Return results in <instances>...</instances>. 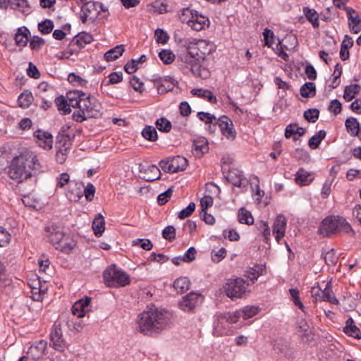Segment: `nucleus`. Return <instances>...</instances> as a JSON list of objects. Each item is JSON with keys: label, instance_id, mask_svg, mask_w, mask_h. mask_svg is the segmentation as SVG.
I'll use <instances>...</instances> for the list:
<instances>
[{"label": "nucleus", "instance_id": "obj_1", "mask_svg": "<svg viewBox=\"0 0 361 361\" xmlns=\"http://www.w3.org/2000/svg\"><path fill=\"white\" fill-rule=\"evenodd\" d=\"M215 50V45L207 40L200 39L190 42L185 51L178 56V61L183 68L190 71L193 75L206 79L209 77V71L203 66L207 55Z\"/></svg>", "mask_w": 361, "mask_h": 361}, {"label": "nucleus", "instance_id": "obj_2", "mask_svg": "<svg viewBox=\"0 0 361 361\" xmlns=\"http://www.w3.org/2000/svg\"><path fill=\"white\" fill-rule=\"evenodd\" d=\"M170 321L171 314L164 309H149L139 314L137 329L145 335L152 336L169 326Z\"/></svg>", "mask_w": 361, "mask_h": 361}, {"label": "nucleus", "instance_id": "obj_3", "mask_svg": "<svg viewBox=\"0 0 361 361\" xmlns=\"http://www.w3.org/2000/svg\"><path fill=\"white\" fill-rule=\"evenodd\" d=\"M40 169L37 157L26 152L13 157L6 171L10 178L21 183L32 176V171H39Z\"/></svg>", "mask_w": 361, "mask_h": 361}, {"label": "nucleus", "instance_id": "obj_4", "mask_svg": "<svg viewBox=\"0 0 361 361\" xmlns=\"http://www.w3.org/2000/svg\"><path fill=\"white\" fill-rule=\"evenodd\" d=\"M350 225L341 216H328L321 223L318 232L323 237H329L337 233H349Z\"/></svg>", "mask_w": 361, "mask_h": 361}, {"label": "nucleus", "instance_id": "obj_5", "mask_svg": "<svg viewBox=\"0 0 361 361\" xmlns=\"http://www.w3.org/2000/svg\"><path fill=\"white\" fill-rule=\"evenodd\" d=\"M103 278L109 287H123L130 283L129 275L115 264H111L106 268L104 271Z\"/></svg>", "mask_w": 361, "mask_h": 361}, {"label": "nucleus", "instance_id": "obj_6", "mask_svg": "<svg viewBox=\"0 0 361 361\" xmlns=\"http://www.w3.org/2000/svg\"><path fill=\"white\" fill-rule=\"evenodd\" d=\"M214 329L215 332L221 335L227 334L229 329H227L228 324H235L241 317L240 310L233 312L216 313L214 316Z\"/></svg>", "mask_w": 361, "mask_h": 361}, {"label": "nucleus", "instance_id": "obj_7", "mask_svg": "<svg viewBox=\"0 0 361 361\" xmlns=\"http://www.w3.org/2000/svg\"><path fill=\"white\" fill-rule=\"evenodd\" d=\"M248 286H250V283L245 279L236 278L228 279L224 286V289L228 298L231 299L240 298L246 293Z\"/></svg>", "mask_w": 361, "mask_h": 361}, {"label": "nucleus", "instance_id": "obj_8", "mask_svg": "<svg viewBox=\"0 0 361 361\" xmlns=\"http://www.w3.org/2000/svg\"><path fill=\"white\" fill-rule=\"evenodd\" d=\"M159 165L164 172L173 173L185 170L188 166V159L178 155L161 161Z\"/></svg>", "mask_w": 361, "mask_h": 361}, {"label": "nucleus", "instance_id": "obj_9", "mask_svg": "<svg viewBox=\"0 0 361 361\" xmlns=\"http://www.w3.org/2000/svg\"><path fill=\"white\" fill-rule=\"evenodd\" d=\"M311 294L314 298L315 302L326 301L334 305L338 304V300L335 296L329 283L326 284L324 289H322L319 287H312L311 289Z\"/></svg>", "mask_w": 361, "mask_h": 361}, {"label": "nucleus", "instance_id": "obj_10", "mask_svg": "<svg viewBox=\"0 0 361 361\" xmlns=\"http://www.w3.org/2000/svg\"><path fill=\"white\" fill-rule=\"evenodd\" d=\"M80 106L78 109L87 113V116L96 117L99 114L100 104L94 98L84 92Z\"/></svg>", "mask_w": 361, "mask_h": 361}, {"label": "nucleus", "instance_id": "obj_11", "mask_svg": "<svg viewBox=\"0 0 361 361\" xmlns=\"http://www.w3.org/2000/svg\"><path fill=\"white\" fill-rule=\"evenodd\" d=\"M50 345L56 350L63 352L67 348V343L63 338V331L60 324L54 323L50 334Z\"/></svg>", "mask_w": 361, "mask_h": 361}, {"label": "nucleus", "instance_id": "obj_12", "mask_svg": "<svg viewBox=\"0 0 361 361\" xmlns=\"http://www.w3.org/2000/svg\"><path fill=\"white\" fill-rule=\"evenodd\" d=\"M44 235L54 245H59L65 236L62 228L55 224L48 225L44 228Z\"/></svg>", "mask_w": 361, "mask_h": 361}, {"label": "nucleus", "instance_id": "obj_13", "mask_svg": "<svg viewBox=\"0 0 361 361\" xmlns=\"http://www.w3.org/2000/svg\"><path fill=\"white\" fill-rule=\"evenodd\" d=\"M47 346V342L44 340L36 341L29 348L27 355L33 361H37L42 357Z\"/></svg>", "mask_w": 361, "mask_h": 361}, {"label": "nucleus", "instance_id": "obj_14", "mask_svg": "<svg viewBox=\"0 0 361 361\" xmlns=\"http://www.w3.org/2000/svg\"><path fill=\"white\" fill-rule=\"evenodd\" d=\"M34 137L39 147L45 149L52 148L53 136L50 133L37 130L34 133Z\"/></svg>", "mask_w": 361, "mask_h": 361}, {"label": "nucleus", "instance_id": "obj_15", "mask_svg": "<svg viewBox=\"0 0 361 361\" xmlns=\"http://www.w3.org/2000/svg\"><path fill=\"white\" fill-rule=\"evenodd\" d=\"M199 299L200 295L191 292L182 298L179 302V307L185 312H190L196 307Z\"/></svg>", "mask_w": 361, "mask_h": 361}, {"label": "nucleus", "instance_id": "obj_16", "mask_svg": "<svg viewBox=\"0 0 361 361\" xmlns=\"http://www.w3.org/2000/svg\"><path fill=\"white\" fill-rule=\"evenodd\" d=\"M219 126L222 134L229 140H234L236 133L233 128L231 120L226 116L219 119Z\"/></svg>", "mask_w": 361, "mask_h": 361}, {"label": "nucleus", "instance_id": "obj_17", "mask_svg": "<svg viewBox=\"0 0 361 361\" xmlns=\"http://www.w3.org/2000/svg\"><path fill=\"white\" fill-rule=\"evenodd\" d=\"M286 219L282 215H278L273 225V233L278 243L284 236L286 228Z\"/></svg>", "mask_w": 361, "mask_h": 361}, {"label": "nucleus", "instance_id": "obj_18", "mask_svg": "<svg viewBox=\"0 0 361 361\" xmlns=\"http://www.w3.org/2000/svg\"><path fill=\"white\" fill-rule=\"evenodd\" d=\"M346 11L350 30L355 34L360 32L361 31V19L359 16L352 8H348Z\"/></svg>", "mask_w": 361, "mask_h": 361}, {"label": "nucleus", "instance_id": "obj_19", "mask_svg": "<svg viewBox=\"0 0 361 361\" xmlns=\"http://www.w3.org/2000/svg\"><path fill=\"white\" fill-rule=\"evenodd\" d=\"M90 298H86L75 302L72 307V313L78 318L84 317L85 312L90 309Z\"/></svg>", "mask_w": 361, "mask_h": 361}, {"label": "nucleus", "instance_id": "obj_20", "mask_svg": "<svg viewBox=\"0 0 361 361\" xmlns=\"http://www.w3.org/2000/svg\"><path fill=\"white\" fill-rule=\"evenodd\" d=\"M228 181L236 187H245L247 184V180L243 177L242 173L235 169L230 170L226 176Z\"/></svg>", "mask_w": 361, "mask_h": 361}, {"label": "nucleus", "instance_id": "obj_21", "mask_svg": "<svg viewBox=\"0 0 361 361\" xmlns=\"http://www.w3.org/2000/svg\"><path fill=\"white\" fill-rule=\"evenodd\" d=\"M305 133V129L298 126L297 123H290L288 125L285 130V137L286 138L293 137V140H298L299 137L302 136Z\"/></svg>", "mask_w": 361, "mask_h": 361}, {"label": "nucleus", "instance_id": "obj_22", "mask_svg": "<svg viewBox=\"0 0 361 361\" xmlns=\"http://www.w3.org/2000/svg\"><path fill=\"white\" fill-rule=\"evenodd\" d=\"M209 149L208 142L205 137H199L193 141L192 151L197 157H201Z\"/></svg>", "mask_w": 361, "mask_h": 361}, {"label": "nucleus", "instance_id": "obj_23", "mask_svg": "<svg viewBox=\"0 0 361 361\" xmlns=\"http://www.w3.org/2000/svg\"><path fill=\"white\" fill-rule=\"evenodd\" d=\"M30 35L29 30L25 27L18 28L15 34L14 39L17 46L25 47L27 44L28 37Z\"/></svg>", "mask_w": 361, "mask_h": 361}, {"label": "nucleus", "instance_id": "obj_24", "mask_svg": "<svg viewBox=\"0 0 361 361\" xmlns=\"http://www.w3.org/2000/svg\"><path fill=\"white\" fill-rule=\"evenodd\" d=\"M188 25L194 30L200 31L209 25V19L202 16H192V19L188 20Z\"/></svg>", "mask_w": 361, "mask_h": 361}, {"label": "nucleus", "instance_id": "obj_25", "mask_svg": "<svg viewBox=\"0 0 361 361\" xmlns=\"http://www.w3.org/2000/svg\"><path fill=\"white\" fill-rule=\"evenodd\" d=\"M84 96V92L79 90H72L66 93V99L68 102L69 106L73 108H78L82 97Z\"/></svg>", "mask_w": 361, "mask_h": 361}, {"label": "nucleus", "instance_id": "obj_26", "mask_svg": "<svg viewBox=\"0 0 361 361\" xmlns=\"http://www.w3.org/2000/svg\"><path fill=\"white\" fill-rule=\"evenodd\" d=\"M344 332L350 336L356 339L361 338V332L358 327L354 324L353 319L350 317L346 320Z\"/></svg>", "mask_w": 361, "mask_h": 361}, {"label": "nucleus", "instance_id": "obj_27", "mask_svg": "<svg viewBox=\"0 0 361 361\" xmlns=\"http://www.w3.org/2000/svg\"><path fill=\"white\" fill-rule=\"evenodd\" d=\"M11 8L22 13L25 16L29 15L32 12V8L27 0H13Z\"/></svg>", "mask_w": 361, "mask_h": 361}, {"label": "nucleus", "instance_id": "obj_28", "mask_svg": "<svg viewBox=\"0 0 361 361\" xmlns=\"http://www.w3.org/2000/svg\"><path fill=\"white\" fill-rule=\"evenodd\" d=\"M125 51L124 45L120 44L107 51L104 57L106 61H114L121 56Z\"/></svg>", "mask_w": 361, "mask_h": 361}, {"label": "nucleus", "instance_id": "obj_29", "mask_svg": "<svg viewBox=\"0 0 361 361\" xmlns=\"http://www.w3.org/2000/svg\"><path fill=\"white\" fill-rule=\"evenodd\" d=\"M92 229L96 236H101L105 230V221L101 214H98L92 222Z\"/></svg>", "mask_w": 361, "mask_h": 361}, {"label": "nucleus", "instance_id": "obj_30", "mask_svg": "<svg viewBox=\"0 0 361 361\" xmlns=\"http://www.w3.org/2000/svg\"><path fill=\"white\" fill-rule=\"evenodd\" d=\"M345 124L348 133L351 136L358 135L359 132L360 131V126L357 118L353 117L348 118L345 120Z\"/></svg>", "mask_w": 361, "mask_h": 361}, {"label": "nucleus", "instance_id": "obj_31", "mask_svg": "<svg viewBox=\"0 0 361 361\" xmlns=\"http://www.w3.org/2000/svg\"><path fill=\"white\" fill-rule=\"evenodd\" d=\"M312 179L311 174L301 168L296 173L295 180L298 185H307Z\"/></svg>", "mask_w": 361, "mask_h": 361}, {"label": "nucleus", "instance_id": "obj_32", "mask_svg": "<svg viewBox=\"0 0 361 361\" xmlns=\"http://www.w3.org/2000/svg\"><path fill=\"white\" fill-rule=\"evenodd\" d=\"M173 288L178 293H183L190 288V281L187 277H180L173 282Z\"/></svg>", "mask_w": 361, "mask_h": 361}, {"label": "nucleus", "instance_id": "obj_33", "mask_svg": "<svg viewBox=\"0 0 361 361\" xmlns=\"http://www.w3.org/2000/svg\"><path fill=\"white\" fill-rule=\"evenodd\" d=\"M361 87L357 84H352L346 86L344 90L343 98L346 102L353 100L360 92Z\"/></svg>", "mask_w": 361, "mask_h": 361}, {"label": "nucleus", "instance_id": "obj_34", "mask_svg": "<svg viewBox=\"0 0 361 361\" xmlns=\"http://www.w3.org/2000/svg\"><path fill=\"white\" fill-rule=\"evenodd\" d=\"M303 13L306 18L311 22L312 24V26L314 27H318L319 26V14L317 12L313 9L310 8L309 7H304L303 8Z\"/></svg>", "mask_w": 361, "mask_h": 361}, {"label": "nucleus", "instance_id": "obj_35", "mask_svg": "<svg viewBox=\"0 0 361 361\" xmlns=\"http://www.w3.org/2000/svg\"><path fill=\"white\" fill-rule=\"evenodd\" d=\"M33 101V96L30 91L25 90L18 98V102L21 108H28Z\"/></svg>", "mask_w": 361, "mask_h": 361}, {"label": "nucleus", "instance_id": "obj_36", "mask_svg": "<svg viewBox=\"0 0 361 361\" xmlns=\"http://www.w3.org/2000/svg\"><path fill=\"white\" fill-rule=\"evenodd\" d=\"M146 176L145 178L147 181H154L160 178L161 172L159 169L155 165H149L145 169Z\"/></svg>", "mask_w": 361, "mask_h": 361}, {"label": "nucleus", "instance_id": "obj_37", "mask_svg": "<svg viewBox=\"0 0 361 361\" xmlns=\"http://www.w3.org/2000/svg\"><path fill=\"white\" fill-rule=\"evenodd\" d=\"M300 92L303 97H313L316 94L315 84L312 82H305L301 86Z\"/></svg>", "mask_w": 361, "mask_h": 361}, {"label": "nucleus", "instance_id": "obj_38", "mask_svg": "<svg viewBox=\"0 0 361 361\" xmlns=\"http://www.w3.org/2000/svg\"><path fill=\"white\" fill-rule=\"evenodd\" d=\"M147 56L144 54L141 55L138 59H131L130 61L128 62L125 66L124 69L126 73L129 74L134 73L138 68L137 64L138 63H141L146 61Z\"/></svg>", "mask_w": 361, "mask_h": 361}, {"label": "nucleus", "instance_id": "obj_39", "mask_svg": "<svg viewBox=\"0 0 361 361\" xmlns=\"http://www.w3.org/2000/svg\"><path fill=\"white\" fill-rule=\"evenodd\" d=\"M193 95L207 99L209 102L216 104L217 99L212 92L208 90L193 89L191 90Z\"/></svg>", "mask_w": 361, "mask_h": 361}, {"label": "nucleus", "instance_id": "obj_40", "mask_svg": "<svg viewBox=\"0 0 361 361\" xmlns=\"http://www.w3.org/2000/svg\"><path fill=\"white\" fill-rule=\"evenodd\" d=\"M238 218L240 224L252 225L254 223V218L252 217L251 212L243 207L239 209Z\"/></svg>", "mask_w": 361, "mask_h": 361}, {"label": "nucleus", "instance_id": "obj_41", "mask_svg": "<svg viewBox=\"0 0 361 361\" xmlns=\"http://www.w3.org/2000/svg\"><path fill=\"white\" fill-rule=\"evenodd\" d=\"M326 137V131L324 130H319L317 133L314 135L308 141V145L312 149H317L320 142Z\"/></svg>", "mask_w": 361, "mask_h": 361}, {"label": "nucleus", "instance_id": "obj_42", "mask_svg": "<svg viewBox=\"0 0 361 361\" xmlns=\"http://www.w3.org/2000/svg\"><path fill=\"white\" fill-rule=\"evenodd\" d=\"M55 104L60 111H63V114H68L71 110L70 109L68 102L63 96L58 97L55 99Z\"/></svg>", "mask_w": 361, "mask_h": 361}, {"label": "nucleus", "instance_id": "obj_43", "mask_svg": "<svg viewBox=\"0 0 361 361\" xmlns=\"http://www.w3.org/2000/svg\"><path fill=\"white\" fill-rule=\"evenodd\" d=\"M142 135L151 142H154L158 139L157 130L152 126H146L142 131Z\"/></svg>", "mask_w": 361, "mask_h": 361}, {"label": "nucleus", "instance_id": "obj_44", "mask_svg": "<svg viewBox=\"0 0 361 361\" xmlns=\"http://www.w3.org/2000/svg\"><path fill=\"white\" fill-rule=\"evenodd\" d=\"M289 293L290 295L291 300L293 301L294 305L297 306L300 310H302L305 314H307L305 311V307L300 300L298 289L290 288L289 290Z\"/></svg>", "mask_w": 361, "mask_h": 361}, {"label": "nucleus", "instance_id": "obj_45", "mask_svg": "<svg viewBox=\"0 0 361 361\" xmlns=\"http://www.w3.org/2000/svg\"><path fill=\"white\" fill-rule=\"evenodd\" d=\"M239 310L241 317L246 320L256 315L259 312V308L255 306H246Z\"/></svg>", "mask_w": 361, "mask_h": 361}, {"label": "nucleus", "instance_id": "obj_46", "mask_svg": "<svg viewBox=\"0 0 361 361\" xmlns=\"http://www.w3.org/2000/svg\"><path fill=\"white\" fill-rule=\"evenodd\" d=\"M108 80H104L102 85H109L117 84L122 81L123 73L122 72H113L108 75Z\"/></svg>", "mask_w": 361, "mask_h": 361}, {"label": "nucleus", "instance_id": "obj_47", "mask_svg": "<svg viewBox=\"0 0 361 361\" xmlns=\"http://www.w3.org/2000/svg\"><path fill=\"white\" fill-rule=\"evenodd\" d=\"M159 56L165 64H171L175 60L174 54L169 49H162L159 53Z\"/></svg>", "mask_w": 361, "mask_h": 361}, {"label": "nucleus", "instance_id": "obj_48", "mask_svg": "<svg viewBox=\"0 0 361 361\" xmlns=\"http://www.w3.org/2000/svg\"><path fill=\"white\" fill-rule=\"evenodd\" d=\"M262 269L258 267L250 268L246 271V276L250 281V285L254 283L257 280L258 277L262 274Z\"/></svg>", "mask_w": 361, "mask_h": 361}, {"label": "nucleus", "instance_id": "obj_49", "mask_svg": "<svg viewBox=\"0 0 361 361\" xmlns=\"http://www.w3.org/2000/svg\"><path fill=\"white\" fill-rule=\"evenodd\" d=\"M57 245L56 248L59 249L61 252L69 253L75 247L76 243L73 239L66 238V243L61 244V242L59 245Z\"/></svg>", "mask_w": 361, "mask_h": 361}, {"label": "nucleus", "instance_id": "obj_50", "mask_svg": "<svg viewBox=\"0 0 361 361\" xmlns=\"http://www.w3.org/2000/svg\"><path fill=\"white\" fill-rule=\"evenodd\" d=\"M54 28V23L51 20H45L39 23L38 29L44 35L49 34Z\"/></svg>", "mask_w": 361, "mask_h": 361}, {"label": "nucleus", "instance_id": "obj_51", "mask_svg": "<svg viewBox=\"0 0 361 361\" xmlns=\"http://www.w3.org/2000/svg\"><path fill=\"white\" fill-rule=\"evenodd\" d=\"M156 126L162 132L168 133L171 129V123L166 118H160L157 120Z\"/></svg>", "mask_w": 361, "mask_h": 361}, {"label": "nucleus", "instance_id": "obj_52", "mask_svg": "<svg viewBox=\"0 0 361 361\" xmlns=\"http://www.w3.org/2000/svg\"><path fill=\"white\" fill-rule=\"evenodd\" d=\"M68 80L73 85H79L82 87L85 86L87 83L86 80L82 78L73 73H71L68 75Z\"/></svg>", "mask_w": 361, "mask_h": 361}, {"label": "nucleus", "instance_id": "obj_53", "mask_svg": "<svg viewBox=\"0 0 361 361\" xmlns=\"http://www.w3.org/2000/svg\"><path fill=\"white\" fill-rule=\"evenodd\" d=\"M319 111L317 109H310L304 112L305 118L309 122L314 123L318 119Z\"/></svg>", "mask_w": 361, "mask_h": 361}, {"label": "nucleus", "instance_id": "obj_54", "mask_svg": "<svg viewBox=\"0 0 361 361\" xmlns=\"http://www.w3.org/2000/svg\"><path fill=\"white\" fill-rule=\"evenodd\" d=\"M162 237L169 240L172 241L176 238V228L173 226H168L162 231Z\"/></svg>", "mask_w": 361, "mask_h": 361}, {"label": "nucleus", "instance_id": "obj_55", "mask_svg": "<svg viewBox=\"0 0 361 361\" xmlns=\"http://www.w3.org/2000/svg\"><path fill=\"white\" fill-rule=\"evenodd\" d=\"M133 245H138L142 247L145 250H152L153 245L150 240L149 239H136L134 240L132 243Z\"/></svg>", "mask_w": 361, "mask_h": 361}, {"label": "nucleus", "instance_id": "obj_56", "mask_svg": "<svg viewBox=\"0 0 361 361\" xmlns=\"http://www.w3.org/2000/svg\"><path fill=\"white\" fill-rule=\"evenodd\" d=\"M154 37L157 43L166 44L169 39V35L162 29H157L154 32Z\"/></svg>", "mask_w": 361, "mask_h": 361}, {"label": "nucleus", "instance_id": "obj_57", "mask_svg": "<svg viewBox=\"0 0 361 361\" xmlns=\"http://www.w3.org/2000/svg\"><path fill=\"white\" fill-rule=\"evenodd\" d=\"M195 209V204L194 202H190L187 207L182 209L178 215V217L180 219H184L188 216H190L192 212Z\"/></svg>", "mask_w": 361, "mask_h": 361}, {"label": "nucleus", "instance_id": "obj_58", "mask_svg": "<svg viewBox=\"0 0 361 361\" xmlns=\"http://www.w3.org/2000/svg\"><path fill=\"white\" fill-rule=\"evenodd\" d=\"M93 37L91 34L88 32H81L78 35L77 43L80 46L84 44H90L92 42Z\"/></svg>", "mask_w": 361, "mask_h": 361}, {"label": "nucleus", "instance_id": "obj_59", "mask_svg": "<svg viewBox=\"0 0 361 361\" xmlns=\"http://www.w3.org/2000/svg\"><path fill=\"white\" fill-rule=\"evenodd\" d=\"M11 240V235L3 227L0 226V247L6 246Z\"/></svg>", "mask_w": 361, "mask_h": 361}, {"label": "nucleus", "instance_id": "obj_60", "mask_svg": "<svg viewBox=\"0 0 361 361\" xmlns=\"http://www.w3.org/2000/svg\"><path fill=\"white\" fill-rule=\"evenodd\" d=\"M226 255V250L224 247L220 248L218 251L213 250L211 253L212 259L214 262H219Z\"/></svg>", "mask_w": 361, "mask_h": 361}, {"label": "nucleus", "instance_id": "obj_61", "mask_svg": "<svg viewBox=\"0 0 361 361\" xmlns=\"http://www.w3.org/2000/svg\"><path fill=\"white\" fill-rule=\"evenodd\" d=\"M173 193V190L171 188H169L165 192L159 194L157 197V202L159 205H164L166 204L170 197H171Z\"/></svg>", "mask_w": 361, "mask_h": 361}, {"label": "nucleus", "instance_id": "obj_62", "mask_svg": "<svg viewBox=\"0 0 361 361\" xmlns=\"http://www.w3.org/2000/svg\"><path fill=\"white\" fill-rule=\"evenodd\" d=\"M130 85L137 92L142 93L144 91V83L136 76H133L130 80Z\"/></svg>", "mask_w": 361, "mask_h": 361}, {"label": "nucleus", "instance_id": "obj_63", "mask_svg": "<svg viewBox=\"0 0 361 361\" xmlns=\"http://www.w3.org/2000/svg\"><path fill=\"white\" fill-rule=\"evenodd\" d=\"M44 39L38 36H34L30 42V47L32 50H39L44 44Z\"/></svg>", "mask_w": 361, "mask_h": 361}, {"label": "nucleus", "instance_id": "obj_64", "mask_svg": "<svg viewBox=\"0 0 361 361\" xmlns=\"http://www.w3.org/2000/svg\"><path fill=\"white\" fill-rule=\"evenodd\" d=\"M197 251L194 247H190L182 256L183 262H190L195 259Z\"/></svg>", "mask_w": 361, "mask_h": 361}]
</instances>
